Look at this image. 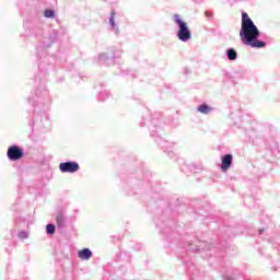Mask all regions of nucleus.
Instances as JSON below:
<instances>
[{
  "mask_svg": "<svg viewBox=\"0 0 280 280\" xmlns=\"http://www.w3.org/2000/svg\"><path fill=\"white\" fill-rule=\"evenodd\" d=\"M109 23L113 25V27L115 26V20H113V18H110Z\"/></svg>",
  "mask_w": 280,
  "mask_h": 280,
  "instance_id": "nucleus-13",
  "label": "nucleus"
},
{
  "mask_svg": "<svg viewBox=\"0 0 280 280\" xmlns=\"http://www.w3.org/2000/svg\"><path fill=\"white\" fill-rule=\"evenodd\" d=\"M228 58L230 60H237V51L235 49L231 48L228 50Z\"/></svg>",
  "mask_w": 280,
  "mask_h": 280,
  "instance_id": "nucleus-8",
  "label": "nucleus"
},
{
  "mask_svg": "<svg viewBox=\"0 0 280 280\" xmlns=\"http://www.w3.org/2000/svg\"><path fill=\"white\" fill-rule=\"evenodd\" d=\"M59 170L62 174H74L80 170V164L77 162H63L59 164Z\"/></svg>",
  "mask_w": 280,
  "mask_h": 280,
  "instance_id": "nucleus-4",
  "label": "nucleus"
},
{
  "mask_svg": "<svg viewBox=\"0 0 280 280\" xmlns=\"http://www.w3.org/2000/svg\"><path fill=\"white\" fill-rule=\"evenodd\" d=\"M198 110H199V113H202L203 115H209L211 113V110H213V108L203 103L198 107Z\"/></svg>",
  "mask_w": 280,
  "mask_h": 280,
  "instance_id": "nucleus-7",
  "label": "nucleus"
},
{
  "mask_svg": "<svg viewBox=\"0 0 280 280\" xmlns=\"http://www.w3.org/2000/svg\"><path fill=\"white\" fill-rule=\"evenodd\" d=\"M46 233H48V235H54V233H56V225L54 224H48L46 226Z\"/></svg>",
  "mask_w": 280,
  "mask_h": 280,
  "instance_id": "nucleus-10",
  "label": "nucleus"
},
{
  "mask_svg": "<svg viewBox=\"0 0 280 280\" xmlns=\"http://www.w3.org/2000/svg\"><path fill=\"white\" fill-rule=\"evenodd\" d=\"M7 156L10 161H21L25 156V153L18 145H12L8 149Z\"/></svg>",
  "mask_w": 280,
  "mask_h": 280,
  "instance_id": "nucleus-3",
  "label": "nucleus"
},
{
  "mask_svg": "<svg viewBox=\"0 0 280 280\" xmlns=\"http://www.w3.org/2000/svg\"><path fill=\"white\" fill-rule=\"evenodd\" d=\"M231 165H233V155L232 154H225L221 159V170H222V172H229V170H231Z\"/></svg>",
  "mask_w": 280,
  "mask_h": 280,
  "instance_id": "nucleus-5",
  "label": "nucleus"
},
{
  "mask_svg": "<svg viewBox=\"0 0 280 280\" xmlns=\"http://www.w3.org/2000/svg\"><path fill=\"white\" fill-rule=\"evenodd\" d=\"M174 21L179 27L177 33L179 40H183V43H187V40L191 38V31H189V26H187L185 21L180 20V15L178 14L174 15Z\"/></svg>",
  "mask_w": 280,
  "mask_h": 280,
  "instance_id": "nucleus-2",
  "label": "nucleus"
},
{
  "mask_svg": "<svg viewBox=\"0 0 280 280\" xmlns=\"http://www.w3.org/2000/svg\"><path fill=\"white\" fill-rule=\"evenodd\" d=\"M57 224L58 226H65V213L59 212L57 214Z\"/></svg>",
  "mask_w": 280,
  "mask_h": 280,
  "instance_id": "nucleus-9",
  "label": "nucleus"
},
{
  "mask_svg": "<svg viewBox=\"0 0 280 280\" xmlns=\"http://www.w3.org/2000/svg\"><path fill=\"white\" fill-rule=\"evenodd\" d=\"M44 16H45L46 19H54V16H56V12H54V10H46V11L44 12Z\"/></svg>",
  "mask_w": 280,
  "mask_h": 280,
  "instance_id": "nucleus-11",
  "label": "nucleus"
},
{
  "mask_svg": "<svg viewBox=\"0 0 280 280\" xmlns=\"http://www.w3.org/2000/svg\"><path fill=\"white\" fill-rule=\"evenodd\" d=\"M19 237L20 240H27V232H24V231L19 232Z\"/></svg>",
  "mask_w": 280,
  "mask_h": 280,
  "instance_id": "nucleus-12",
  "label": "nucleus"
},
{
  "mask_svg": "<svg viewBox=\"0 0 280 280\" xmlns=\"http://www.w3.org/2000/svg\"><path fill=\"white\" fill-rule=\"evenodd\" d=\"M241 40L244 45L253 47L254 49H261L266 47L265 42H260L259 38V28L255 25V22L248 16V13H242V26L240 32Z\"/></svg>",
  "mask_w": 280,
  "mask_h": 280,
  "instance_id": "nucleus-1",
  "label": "nucleus"
},
{
  "mask_svg": "<svg viewBox=\"0 0 280 280\" xmlns=\"http://www.w3.org/2000/svg\"><path fill=\"white\" fill-rule=\"evenodd\" d=\"M78 256L83 261H86V260L91 259V257H93V252H91V249H89V248H83V249L79 250Z\"/></svg>",
  "mask_w": 280,
  "mask_h": 280,
  "instance_id": "nucleus-6",
  "label": "nucleus"
}]
</instances>
